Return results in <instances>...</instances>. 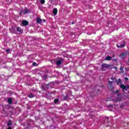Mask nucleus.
<instances>
[{
    "mask_svg": "<svg viewBox=\"0 0 129 129\" xmlns=\"http://www.w3.org/2000/svg\"><path fill=\"white\" fill-rule=\"evenodd\" d=\"M109 67V65L106 63H103L101 66V70L102 71H105L107 68Z\"/></svg>",
    "mask_w": 129,
    "mask_h": 129,
    "instance_id": "nucleus-1",
    "label": "nucleus"
},
{
    "mask_svg": "<svg viewBox=\"0 0 129 129\" xmlns=\"http://www.w3.org/2000/svg\"><path fill=\"white\" fill-rule=\"evenodd\" d=\"M120 88H121L122 90L127 91V89H129V86H125L123 84H121L120 85Z\"/></svg>",
    "mask_w": 129,
    "mask_h": 129,
    "instance_id": "nucleus-2",
    "label": "nucleus"
},
{
    "mask_svg": "<svg viewBox=\"0 0 129 129\" xmlns=\"http://www.w3.org/2000/svg\"><path fill=\"white\" fill-rule=\"evenodd\" d=\"M122 95H120L118 96V97L114 100L115 102H117L118 101H121L122 100L123 98H122Z\"/></svg>",
    "mask_w": 129,
    "mask_h": 129,
    "instance_id": "nucleus-3",
    "label": "nucleus"
},
{
    "mask_svg": "<svg viewBox=\"0 0 129 129\" xmlns=\"http://www.w3.org/2000/svg\"><path fill=\"white\" fill-rule=\"evenodd\" d=\"M58 60L56 61V65H57V66H60V65H61V64H62V58H58Z\"/></svg>",
    "mask_w": 129,
    "mask_h": 129,
    "instance_id": "nucleus-4",
    "label": "nucleus"
},
{
    "mask_svg": "<svg viewBox=\"0 0 129 129\" xmlns=\"http://www.w3.org/2000/svg\"><path fill=\"white\" fill-rule=\"evenodd\" d=\"M125 46V43H123L122 44L119 43L117 45L118 48H123Z\"/></svg>",
    "mask_w": 129,
    "mask_h": 129,
    "instance_id": "nucleus-5",
    "label": "nucleus"
},
{
    "mask_svg": "<svg viewBox=\"0 0 129 129\" xmlns=\"http://www.w3.org/2000/svg\"><path fill=\"white\" fill-rule=\"evenodd\" d=\"M22 24L23 26H28V25H29V22H28L26 20H23L22 22Z\"/></svg>",
    "mask_w": 129,
    "mask_h": 129,
    "instance_id": "nucleus-6",
    "label": "nucleus"
},
{
    "mask_svg": "<svg viewBox=\"0 0 129 129\" xmlns=\"http://www.w3.org/2000/svg\"><path fill=\"white\" fill-rule=\"evenodd\" d=\"M126 56V53H122V54L119 55V57L121 59H123V58H125Z\"/></svg>",
    "mask_w": 129,
    "mask_h": 129,
    "instance_id": "nucleus-7",
    "label": "nucleus"
},
{
    "mask_svg": "<svg viewBox=\"0 0 129 129\" xmlns=\"http://www.w3.org/2000/svg\"><path fill=\"white\" fill-rule=\"evenodd\" d=\"M46 97L47 99H51L52 96H51V94L48 93V94H46Z\"/></svg>",
    "mask_w": 129,
    "mask_h": 129,
    "instance_id": "nucleus-8",
    "label": "nucleus"
},
{
    "mask_svg": "<svg viewBox=\"0 0 129 129\" xmlns=\"http://www.w3.org/2000/svg\"><path fill=\"white\" fill-rule=\"evenodd\" d=\"M36 22L37 23V24H41V23H42V19H41V18L38 17L36 20Z\"/></svg>",
    "mask_w": 129,
    "mask_h": 129,
    "instance_id": "nucleus-9",
    "label": "nucleus"
},
{
    "mask_svg": "<svg viewBox=\"0 0 129 129\" xmlns=\"http://www.w3.org/2000/svg\"><path fill=\"white\" fill-rule=\"evenodd\" d=\"M17 31L19 33H23V30L20 27H17Z\"/></svg>",
    "mask_w": 129,
    "mask_h": 129,
    "instance_id": "nucleus-10",
    "label": "nucleus"
},
{
    "mask_svg": "<svg viewBox=\"0 0 129 129\" xmlns=\"http://www.w3.org/2000/svg\"><path fill=\"white\" fill-rule=\"evenodd\" d=\"M12 120H8V122H7V125L8 126H11V125H12Z\"/></svg>",
    "mask_w": 129,
    "mask_h": 129,
    "instance_id": "nucleus-11",
    "label": "nucleus"
},
{
    "mask_svg": "<svg viewBox=\"0 0 129 129\" xmlns=\"http://www.w3.org/2000/svg\"><path fill=\"white\" fill-rule=\"evenodd\" d=\"M28 97H29V98H34V97H35V95L33 93H31Z\"/></svg>",
    "mask_w": 129,
    "mask_h": 129,
    "instance_id": "nucleus-12",
    "label": "nucleus"
},
{
    "mask_svg": "<svg viewBox=\"0 0 129 129\" xmlns=\"http://www.w3.org/2000/svg\"><path fill=\"white\" fill-rule=\"evenodd\" d=\"M53 13L54 15L56 16V15H57V13H58V10H57V9H54L53 11Z\"/></svg>",
    "mask_w": 129,
    "mask_h": 129,
    "instance_id": "nucleus-13",
    "label": "nucleus"
},
{
    "mask_svg": "<svg viewBox=\"0 0 129 129\" xmlns=\"http://www.w3.org/2000/svg\"><path fill=\"white\" fill-rule=\"evenodd\" d=\"M29 13V10L28 9H25L23 11V14L26 15V14H28Z\"/></svg>",
    "mask_w": 129,
    "mask_h": 129,
    "instance_id": "nucleus-14",
    "label": "nucleus"
},
{
    "mask_svg": "<svg viewBox=\"0 0 129 129\" xmlns=\"http://www.w3.org/2000/svg\"><path fill=\"white\" fill-rule=\"evenodd\" d=\"M105 60H107V61H110V60H111V57L108 56L105 58Z\"/></svg>",
    "mask_w": 129,
    "mask_h": 129,
    "instance_id": "nucleus-15",
    "label": "nucleus"
},
{
    "mask_svg": "<svg viewBox=\"0 0 129 129\" xmlns=\"http://www.w3.org/2000/svg\"><path fill=\"white\" fill-rule=\"evenodd\" d=\"M8 103H9V104H11V103H12V102H13V99H12V98H10L8 99Z\"/></svg>",
    "mask_w": 129,
    "mask_h": 129,
    "instance_id": "nucleus-16",
    "label": "nucleus"
},
{
    "mask_svg": "<svg viewBox=\"0 0 129 129\" xmlns=\"http://www.w3.org/2000/svg\"><path fill=\"white\" fill-rule=\"evenodd\" d=\"M58 102H59V99H55L54 100V103L57 104Z\"/></svg>",
    "mask_w": 129,
    "mask_h": 129,
    "instance_id": "nucleus-17",
    "label": "nucleus"
},
{
    "mask_svg": "<svg viewBox=\"0 0 129 129\" xmlns=\"http://www.w3.org/2000/svg\"><path fill=\"white\" fill-rule=\"evenodd\" d=\"M117 85H119L120 83V79H118V80L116 81Z\"/></svg>",
    "mask_w": 129,
    "mask_h": 129,
    "instance_id": "nucleus-18",
    "label": "nucleus"
},
{
    "mask_svg": "<svg viewBox=\"0 0 129 129\" xmlns=\"http://www.w3.org/2000/svg\"><path fill=\"white\" fill-rule=\"evenodd\" d=\"M40 4L44 5V4H45V0H40Z\"/></svg>",
    "mask_w": 129,
    "mask_h": 129,
    "instance_id": "nucleus-19",
    "label": "nucleus"
},
{
    "mask_svg": "<svg viewBox=\"0 0 129 129\" xmlns=\"http://www.w3.org/2000/svg\"><path fill=\"white\" fill-rule=\"evenodd\" d=\"M6 52H7V54H10V53H11V49H7Z\"/></svg>",
    "mask_w": 129,
    "mask_h": 129,
    "instance_id": "nucleus-20",
    "label": "nucleus"
},
{
    "mask_svg": "<svg viewBox=\"0 0 129 129\" xmlns=\"http://www.w3.org/2000/svg\"><path fill=\"white\" fill-rule=\"evenodd\" d=\"M120 107V108H123V107H124V104H121Z\"/></svg>",
    "mask_w": 129,
    "mask_h": 129,
    "instance_id": "nucleus-21",
    "label": "nucleus"
},
{
    "mask_svg": "<svg viewBox=\"0 0 129 129\" xmlns=\"http://www.w3.org/2000/svg\"><path fill=\"white\" fill-rule=\"evenodd\" d=\"M33 66H37V63L36 62H33Z\"/></svg>",
    "mask_w": 129,
    "mask_h": 129,
    "instance_id": "nucleus-22",
    "label": "nucleus"
},
{
    "mask_svg": "<svg viewBox=\"0 0 129 129\" xmlns=\"http://www.w3.org/2000/svg\"><path fill=\"white\" fill-rule=\"evenodd\" d=\"M113 83V82L109 81V84H112Z\"/></svg>",
    "mask_w": 129,
    "mask_h": 129,
    "instance_id": "nucleus-23",
    "label": "nucleus"
},
{
    "mask_svg": "<svg viewBox=\"0 0 129 129\" xmlns=\"http://www.w3.org/2000/svg\"><path fill=\"white\" fill-rule=\"evenodd\" d=\"M110 88L111 90H113V87H112V86H110Z\"/></svg>",
    "mask_w": 129,
    "mask_h": 129,
    "instance_id": "nucleus-24",
    "label": "nucleus"
},
{
    "mask_svg": "<svg viewBox=\"0 0 129 129\" xmlns=\"http://www.w3.org/2000/svg\"><path fill=\"white\" fill-rule=\"evenodd\" d=\"M110 79H111V80H114V79H115V78H113V77H112V78H110Z\"/></svg>",
    "mask_w": 129,
    "mask_h": 129,
    "instance_id": "nucleus-25",
    "label": "nucleus"
},
{
    "mask_svg": "<svg viewBox=\"0 0 129 129\" xmlns=\"http://www.w3.org/2000/svg\"><path fill=\"white\" fill-rule=\"evenodd\" d=\"M124 80H125L126 81H127V80H128V78H124Z\"/></svg>",
    "mask_w": 129,
    "mask_h": 129,
    "instance_id": "nucleus-26",
    "label": "nucleus"
},
{
    "mask_svg": "<svg viewBox=\"0 0 129 129\" xmlns=\"http://www.w3.org/2000/svg\"><path fill=\"white\" fill-rule=\"evenodd\" d=\"M123 70V68L121 67V68H120V70L122 71Z\"/></svg>",
    "mask_w": 129,
    "mask_h": 129,
    "instance_id": "nucleus-27",
    "label": "nucleus"
},
{
    "mask_svg": "<svg viewBox=\"0 0 129 129\" xmlns=\"http://www.w3.org/2000/svg\"><path fill=\"white\" fill-rule=\"evenodd\" d=\"M7 129H13V128H12V127H9Z\"/></svg>",
    "mask_w": 129,
    "mask_h": 129,
    "instance_id": "nucleus-28",
    "label": "nucleus"
},
{
    "mask_svg": "<svg viewBox=\"0 0 129 129\" xmlns=\"http://www.w3.org/2000/svg\"><path fill=\"white\" fill-rule=\"evenodd\" d=\"M114 68L115 69V70H117V67H114Z\"/></svg>",
    "mask_w": 129,
    "mask_h": 129,
    "instance_id": "nucleus-29",
    "label": "nucleus"
},
{
    "mask_svg": "<svg viewBox=\"0 0 129 129\" xmlns=\"http://www.w3.org/2000/svg\"><path fill=\"white\" fill-rule=\"evenodd\" d=\"M43 22L45 23V22H46V20H43Z\"/></svg>",
    "mask_w": 129,
    "mask_h": 129,
    "instance_id": "nucleus-30",
    "label": "nucleus"
},
{
    "mask_svg": "<svg viewBox=\"0 0 129 129\" xmlns=\"http://www.w3.org/2000/svg\"><path fill=\"white\" fill-rule=\"evenodd\" d=\"M116 92H118V90H117V91H116Z\"/></svg>",
    "mask_w": 129,
    "mask_h": 129,
    "instance_id": "nucleus-31",
    "label": "nucleus"
},
{
    "mask_svg": "<svg viewBox=\"0 0 129 129\" xmlns=\"http://www.w3.org/2000/svg\"><path fill=\"white\" fill-rule=\"evenodd\" d=\"M113 57H114V55H113Z\"/></svg>",
    "mask_w": 129,
    "mask_h": 129,
    "instance_id": "nucleus-32",
    "label": "nucleus"
},
{
    "mask_svg": "<svg viewBox=\"0 0 129 129\" xmlns=\"http://www.w3.org/2000/svg\"><path fill=\"white\" fill-rule=\"evenodd\" d=\"M111 106V107H112V106H113V105H112Z\"/></svg>",
    "mask_w": 129,
    "mask_h": 129,
    "instance_id": "nucleus-33",
    "label": "nucleus"
},
{
    "mask_svg": "<svg viewBox=\"0 0 129 129\" xmlns=\"http://www.w3.org/2000/svg\"><path fill=\"white\" fill-rule=\"evenodd\" d=\"M72 24H74V22H72Z\"/></svg>",
    "mask_w": 129,
    "mask_h": 129,
    "instance_id": "nucleus-34",
    "label": "nucleus"
},
{
    "mask_svg": "<svg viewBox=\"0 0 129 129\" xmlns=\"http://www.w3.org/2000/svg\"><path fill=\"white\" fill-rule=\"evenodd\" d=\"M113 61H115V59H113Z\"/></svg>",
    "mask_w": 129,
    "mask_h": 129,
    "instance_id": "nucleus-35",
    "label": "nucleus"
},
{
    "mask_svg": "<svg viewBox=\"0 0 129 129\" xmlns=\"http://www.w3.org/2000/svg\"><path fill=\"white\" fill-rule=\"evenodd\" d=\"M22 14V13H20V15H21Z\"/></svg>",
    "mask_w": 129,
    "mask_h": 129,
    "instance_id": "nucleus-36",
    "label": "nucleus"
},
{
    "mask_svg": "<svg viewBox=\"0 0 129 129\" xmlns=\"http://www.w3.org/2000/svg\"><path fill=\"white\" fill-rule=\"evenodd\" d=\"M98 91H99V90H97Z\"/></svg>",
    "mask_w": 129,
    "mask_h": 129,
    "instance_id": "nucleus-37",
    "label": "nucleus"
}]
</instances>
